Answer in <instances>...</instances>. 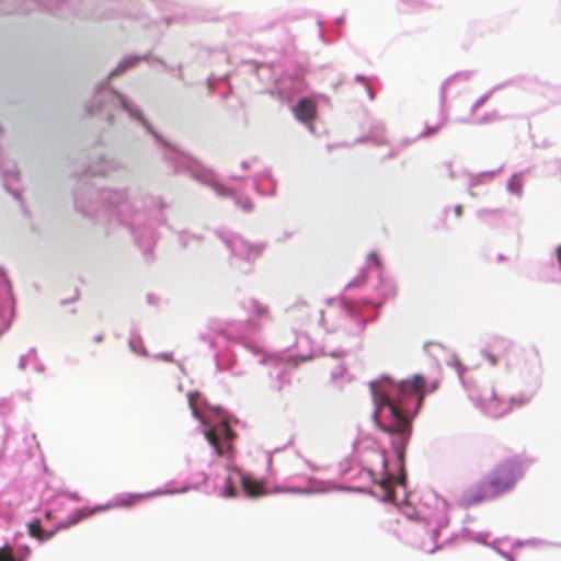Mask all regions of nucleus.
I'll list each match as a JSON object with an SVG mask.
<instances>
[{"instance_id":"dca6fc26","label":"nucleus","mask_w":561,"mask_h":561,"mask_svg":"<svg viewBox=\"0 0 561 561\" xmlns=\"http://www.w3.org/2000/svg\"><path fill=\"white\" fill-rule=\"evenodd\" d=\"M191 407L193 409V413L196 415L197 414V410L193 407V404L191 403Z\"/></svg>"},{"instance_id":"f257e3e1","label":"nucleus","mask_w":561,"mask_h":561,"mask_svg":"<svg viewBox=\"0 0 561 561\" xmlns=\"http://www.w3.org/2000/svg\"><path fill=\"white\" fill-rule=\"evenodd\" d=\"M425 385L424 377L420 375L399 383L389 377L369 382L375 422L380 431L392 437L391 443L400 461H403L411 437V417L422 404Z\"/></svg>"},{"instance_id":"7ed1b4c3","label":"nucleus","mask_w":561,"mask_h":561,"mask_svg":"<svg viewBox=\"0 0 561 561\" xmlns=\"http://www.w3.org/2000/svg\"><path fill=\"white\" fill-rule=\"evenodd\" d=\"M162 493L163 492H161V491L146 492V493H134V494H129L128 496L118 500L115 504H108L106 506H98V507H93V508L81 507L79 510L73 511L67 517V519L59 523L57 526V529H66L71 526H75L78 523H80L81 520L92 516L93 514H95L99 511H104L110 507H117V506L129 507L145 499H149V497L162 494Z\"/></svg>"},{"instance_id":"39448f33","label":"nucleus","mask_w":561,"mask_h":561,"mask_svg":"<svg viewBox=\"0 0 561 561\" xmlns=\"http://www.w3.org/2000/svg\"><path fill=\"white\" fill-rule=\"evenodd\" d=\"M206 438L209 444L215 448L217 456L224 455V449L220 445V439L230 445L233 438V432L227 423H221L218 426L211 427L206 431Z\"/></svg>"},{"instance_id":"6e6552de","label":"nucleus","mask_w":561,"mask_h":561,"mask_svg":"<svg viewBox=\"0 0 561 561\" xmlns=\"http://www.w3.org/2000/svg\"><path fill=\"white\" fill-rule=\"evenodd\" d=\"M27 528L31 537L36 538L39 541L44 540V531L42 529L39 519H34L31 522Z\"/></svg>"},{"instance_id":"ddd939ff","label":"nucleus","mask_w":561,"mask_h":561,"mask_svg":"<svg viewBox=\"0 0 561 561\" xmlns=\"http://www.w3.org/2000/svg\"><path fill=\"white\" fill-rule=\"evenodd\" d=\"M444 125H445V119L442 121L439 124L433 126V127H427L426 130L422 135L423 136H431V135L437 133L438 130H440Z\"/></svg>"},{"instance_id":"4468645a","label":"nucleus","mask_w":561,"mask_h":561,"mask_svg":"<svg viewBox=\"0 0 561 561\" xmlns=\"http://www.w3.org/2000/svg\"><path fill=\"white\" fill-rule=\"evenodd\" d=\"M454 211L457 217H460L462 215V206L461 205L455 206Z\"/></svg>"},{"instance_id":"1a4fd4ad","label":"nucleus","mask_w":561,"mask_h":561,"mask_svg":"<svg viewBox=\"0 0 561 561\" xmlns=\"http://www.w3.org/2000/svg\"><path fill=\"white\" fill-rule=\"evenodd\" d=\"M0 561H23L21 558L13 556V549L11 546L5 545L0 548Z\"/></svg>"},{"instance_id":"2eb2a0df","label":"nucleus","mask_w":561,"mask_h":561,"mask_svg":"<svg viewBox=\"0 0 561 561\" xmlns=\"http://www.w3.org/2000/svg\"><path fill=\"white\" fill-rule=\"evenodd\" d=\"M125 69V66L123 64L118 65L117 69L115 70L116 73H119Z\"/></svg>"},{"instance_id":"9d476101","label":"nucleus","mask_w":561,"mask_h":561,"mask_svg":"<svg viewBox=\"0 0 561 561\" xmlns=\"http://www.w3.org/2000/svg\"><path fill=\"white\" fill-rule=\"evenodd\" d=\"M529 401H530V397L520 393L516 397H513L511 399V401H507V402L510 403L511 410H512L513 408H520V407L527 404Z\"/></svg>"},{"instance_id":"20e7f679","label":"nucleus","mask_w":561,"mask_h":561,"mask_svg":"<svg viewBox=\"0 0 561 561\" xmlns=\"http://www.w3.org/2000/svg\"><path fill=\"white\" fill-rule=\"evenodd\" d=\"M472 399L478 402L482 411L490 417L497 419L511 411L510 403L500 398L493 387H482Z\"/></svg>"},{"instance_id":"0eeeda50","label":"nucleus","mask_w":561,"mask_h":561,"mask_svg":"<svg viewBox=\"0 0 561 561\" xmlns=\"http://www.w3.org/2000/svg\"><path fill=\"white\" fill-rule=\"evenodd\" d=\"M241 485L244 493L250 497H256L265 494L264 484L250 477L242 476Z\"/></svg>"},{"instance_id":"aec40b11","label":"nucleus","mask_w":561,"mask_h":561,"mask_svg":"<svg viewBox=\"0 0 561 561\" xmlns=\"http://www.w3.org/2000/svg\"><path fill=\"white\" fill-rule=\"evenodd\" d=\"M558 259H559V261L561 262V251H560V250H559V252H558Z\"/></svg>"},{"instance_id":"f3484780","label":"nucleus","mask_w":561,"mask_h":561,"mask_svg":"<svg viewBox=\"0 0 561 561\" xmlns=\"http://www.w3.org/2000/svg\"><path fill=\"white\" fill-rule=\"evenodd\" d=\"M54 531H50L48 535H47V538H51L54 536Z\"/></svg>"},{"instance_id":"a211bd4d","label":"nucleus","mask_w":561,"mask_h":561,"mask_svg":"<svg viewBox=\"0 0 561 561\" xmlns=\"http://www.w3.org/2000/svg\"><path fill=\"white\" fill-rule=\"evenodd\" d=\"M95 341H96V342H100V341H102V337H101V335H98V336H96V339H95Z\"/></svg>"},{"instance_id":"f8f14e48","label":"nucleus","mask_w":561,"mask_h":561,"mask_svg":"<svg viewBox=\"0 0 561 561\" xmlns=\"http://www.w3.org/2000/svg\"><path fill=\"white\" fill-rule=\"evenodd\" d=\"M224 495L226 497H233V496H236V490H234L230 479L226 480V485H225V489H224Z\"/></svg>"},{"instance_id":"423d86ee","label":"nucleus","mask_w":561,"mask_h":561,"mask_svg":"<svg viewBox=\"0 0 561 561\" xmlns=\"http://www.w3.org/2000/svg\"><path fill=\"white\" fill-rule=\"evenodd\" d=\"M294 113L297 119L310 123L316 116V103L311 99H302L295 106Z\"/></svg>"},{"instance_id":"f03ea898","label":"nucleus","mask_w":561,"mask_h":561,"mask_svg":"<svg viewBox=\"0 0 561 561\" xmlns=\"http://www.w3.org/2000/svg\"><path fill=\"white\" fill-rule=\"evenodd\" d=\"M524 466L517 459H507L497 465L483 480L469 485L460 496V505L470 507L508 492L523 477Z\"/></svg>"},{"instance_id":"9b49d317","label":"nucleus","mask_w":561,"mask_h":561,"mask_svg":"<svg viewBox=\"0 0 561 561\" xmlns=\"http://www.w3.org/2000/svg\"><path fill=\"white\" fill-rule=\"evenodd\" d=\"M379 485L385 492V496L392 497L393 496V490H392V477H386L380 482Z\"/></svg>"},{"instance_id":"4be33fe9","label":"nucleus","mask_w":561,"mask_h":561,"mask_svg":"<svg viewBox=\"0 0 561 561\" xmlns=\"http://www.w3.org/2000/svg\"><path fill=\"white\" fill-rule=\"evenodd\" d=\"M46 517L49 518L50 517V512H47L46 513Z\"/></svg>"},{"instance_id":"6ab92c4d","label":"nucleus","mask_w":561,"mask_h":561,"mask_svg":"<svg viewBox=\"0 0 561 561\" xmlns=\"http://www.w3.org/2000/svg\"><path fill=\"white\" fill-rule=\"evenodd\" d=\"M20 367H21V368H24V367H25V363H24L23 360H21Z\"/></svg>"},{"instance_id":"412c9836","label":"nucleus","mask_w":561,"mask_h":561,"mask_svg":"<svg viewBox=\"0 0 561 561\" xmlns=\"http://www.w3.org/2000/svg\"><path fill=\"white\" fill-rule=\"evenodd\" d=\"M435 389H436V385H433L432 388H431V391H433Z\"/></svg>"}]
</instances>
